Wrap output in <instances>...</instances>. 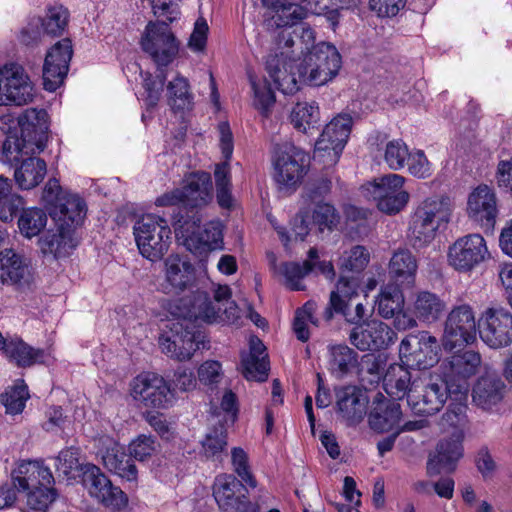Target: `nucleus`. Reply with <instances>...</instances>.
Wrapping results in <instances>:
<instances>
[{
	"label": "nucleus",
	"instance_id": "f257e3e1",
	"mask_svg": "<svg viewBox=\"0 0 512 512\" xmlns=\"http://www.w3.org/2000/svg\"><path fill=\"white\" fill-rule=\"evenodd\" d=\"M0 128L6 133L1 160L17 161L23 155L44 151L48 141V115L43 109H27L19 117L0 118Z\"/></svg>",
	"mask_w": 512,
	"mask_h": 512
},
{
	"label": "nucleus",
	"instance_id": "f03ea898",
	"mask_svg": "<svg viewBox=\"0 0 512 512\" xmlns=\"http://www.w3.org/2000/svg\"><path fill=\"white\" fill-rule=\"evenodd\" d=\"M10 480L32 510L45 511L56 498L53 474L41 461L18 462L11 471Z\"/></svg>",
	"mask_w": 512,
	"mask_h": 512
},
{
	"label": "nucleus",
	"instance_id": "7ed1b4c3",
	"mask_svg": "<svg viewBox=\"0 0 512 512\" xmlns=\"http://www.w3.org/2000/svg\"><path fill=\"white\" fill-rule=\"evenodd\" d=\"M452 206L447 198L429 197L412 211L408 225V239L415 249L427 247L438 231L450 221Z\"/></svg>",
	"mask_w": 512,
	"mask_h": 512
},
{
	"label": "nucleus",
	"instance_id": "20e7f679",
	"mask_svg": "<svg viewBox=\"0 0 512 512\" xmlns=\"http://www.w3.org/2000/svg\"><path fill=\"white\" fill-rule=\"evenodd\" d=\"M230 297L231 289L228 285L217 286L214 300H211L207 293L198 291L192 297L181 299L183 307H179L175 314L206 323H234L239 317L238 308L230 301Z\"/></svg>",
	"mask_w": 512,
	"mask_h": 512
},
{
	"label": "nucleus",
	"instance_id": "39448f33",
	"mask_svg": "<svg viewBox=\"0 0 512 512\" xmlns=\"http://www.w3.org/2000/svg\"><path fill=\"white\" fill-rule=\"evenodd\" d=\"M341 64L337 48L328 42H319L300 61L299 78L304 84L323 86L338 75Z\"/></svg>",
	"mask_w": 512,
	"mask_h": 512
},
{
	"label": "nucleus",
	"instance_id": "423d86ee",
	"mask_svg": "<svg viewBox=\"0 0 512 512\" xmlns=\"http://www.w3.org/2000/svg\"><path fill=\"white\" fill-rule=\"evenodd\" d=\"M454 388L443 375L423 374L416 379L409 394V406L416 414L433 415L443 408L448 398L453 399Z\"/></svg>",
	"mask_w": 512,
	"mask_h": 512
},
{
	"label": "nucleus",
	"instance_id": "0eeeda50",
	"mask_svg": "<svg viewBox=\"0 0 512 512\" xmlns=\"http://www.w3.org/2000/svg\"><path fill=\"white\" fill-rule=\"evenodd\" d=\"M179 307H183L180 300L170 311L173 316L179 319L172 323L168 333L160 337L159 345L161 351L168 357L177 361H187L190 360L193 354L200 348L203 336L200 331L191 327L190 321L195 320L194 318L175 314Z\"/></svg>",
	"mask_w": 512,
	"mask_h": 512
},
{
	"label": "nucleus",
	"instance_id": "6e6552de",
	"mask_svg": "<svg viewBox=\"0 0 512 512\" xmlns=\"http://www.w3.org/2000/svg\"><path fill=\"white\" fill-rule=\"evenodd\" d=\"M133 233L140 254L152 262L160 260L169 249L171 229L167 220L161 216H142L135 223Z\"/></svg>",
	"mask_w": 512,
	"mask_h": 512
},
{
	"label": "nucleus",
	"instance_id": "1a4fd4ad",
	"mask_svg": "<svg viewBox=\"0 0 512 512\" xmlns=\"http://www.w3.org/2000/svg\"><path fill=\"white\" fill-rule=\"evenodd\" d=\"M405 183L404 176L389 173L366 183L362 189L366 196L373 199L379 211L387 215H396L403 211L410 201Z\"/></svg>",
	"mask_w": 512,
	"mask_h": 512
},
{
	"label": "nucleus",
	"instance_id": "9d476101",
	"mask_svg": "<svg viewBox=\"0 0 512 512\" xmlns=\"http://www.w3.org/2000/svg\"><path fill=\"white\" fill-rule=\"evenodd\" d=\"M35 96V84L22 64L8 61L0 65V106H24Z\"/></svg>",
	"mask_w": 512,
	"mask_h": 512
},
{
	"label": "nucleus",
	"instance_id": "9b49d317",
	"mask_svg": "<svg viewBox=\"0 0 512 512\" xmlns=\"http://www.w3.org/2000/svg\"><path fill=\"white\" fill-rule=\"evenodd\" d=\"M352 124L349 114H338L327 123L315 143L314 160L325 167L334 166L347 144Z\"/></svg>",
	"mask_w": 512,
	"mask_h": 512
},
{
	"label": "nucleus",
	"instance_id": "f8f14e48",
	"mask_svg": "<svg viewBox=\"0 0 512 512\" xmlns=\"http://www.w3.org/2000/svg\"><path fill=\"white\" fill-rule=\"evenodd\" d=\"M212 199L211 177L206 172L187 175L180 187L159 196L155 204L159 207L182 205L189 208L206 206Z\"/></svg>",
	"mask_w": 512,
	"mask_h": 512
},
{
	"label": "nucleus",
	"instance_id": "ddd939ff",
	"mask_svg": "<svg viewBox=\"0 0 512 512\" xmlns=\"http://www.w3.org/2000/svg\"><path fill=\"white\" fill-rule=\"evenodd\" d=\"M129 394L139 406L152 409H167L175 401V389L161 375L145 372L130 382Z\"/></svg>",
	"mask_w": 512,
	"mask_h": 512
},
{
	"label": "nucleus",
	"instance_id": "4468645a",
	"mask_svg": "<svg viewBox=\"0 0 512 512\" xmlns=\"http://www.w3.org/2000/svg\"><path fill=\"white\" fill-rule=\"evenodd\" d=\"M140 45L157 66H167L179 53L180 41L164 21H150L141 36Z\"/></svg>",
	"mask_w": 512,
	"mask_h": 512
},
{
	"label": "nucleus",
	"instance_id": "2eb2a0df",
	"mask_svg": "<svg viewBox=\"0 0 512 512\" xmlns=\"http://www.w3.org/2000/svg\"><path fill=\"white\" fill-rule=\"evenodd\" d=\"M490 259L484 237L478 233L458 238L448 248L447 261L459 273L468 274Z\"/></svg>",
	"mask_w": 512,
	"mask_h": 512
},
{
	"label": "nucleus",
	"instance_id": "dca6fc26",
	"mask_svg": "<svg viewBox=\"0 0 512 512\" xmlns=\"http://www.w3.org/2000/svg\"><path fill=\"white\" fill-rule=\"evenodd\" d=\"M440 347L435 336L419 331L403 338L399 345L400 361L409 368L429 369L439 361Z\"/></svg>",
	"mask_w": 512,
	"mask_h": 512
},
{
	"label": "nucleus",
	"instance_id": "f3484780",
	"mask_svg": "<svg viewBox=\"0 0 512 512\" xmlns=\"http://www.w3.org/2000/svg\"><path fill=\"white\" fill-rule=\"evenodd\" d=\"M476 339V320L473 308L468 304L454 306L444 322L442 345L453 350L471 344Z\"/></svg>",
	"mask_w": 512,
	"mask_h": 512
},
{
	"label": "nucleus",
	"instance_id": "a211bd4d",
	"mask_svg": "<svg viewBox=\"0 0 512 512\" xmlns=\"http://www.w3.org/2000/svg\"><path fill=\"white\" fill-rule=\"evenodd\" d=\"M480 366V354L472 350H466L446 357L440 368L450 387H455L453 391L460 399H463L468 396L469 379L478 372Z\"/></svg>",
	"mask_w": 512,
	"mask_h": 512
},
{
	"label": "nucleus",
	"instance_id": "6ab92c4d",
	"mask_svg": "<svg viewBox=\"0 0 512 512\" xmlns=\"http://www.w3.org/2000/svg\"><path fill=\"white\" fill-rule=\"evenodd\" d=\"M306 154L292 144L277 148L273 166L274 179L280 189H295L306 174Z\"/></svg>",
	"mask_w": 512,
	"mask_h": 512
},
{
	"label": "nucleus",
	"instance_id": "aec40b11",
	"mask_svg": "<svg viewBox=\"0 0 512 512\" xmlns=\"http://www.w3.org/2000/svg\"><path fill=\"white\" fill-rule=\"evenodd\" d=\"M360 287V277L341 276L336 284L335 290L330 294L329 307L325 311V318L330 320L333 317V311L342 314L346 321L352 324L360 322L365 314V307L357 303L354 309L350 308L351 301L357 297Z\"/></svg>",
	"mask_w": 512,
	"mask_h": 512
},
{
	"label": "nucleus",
	"instance_id": "412c9836",
	"mask_svg": "<svg viewBox=\"0 0 512 512\" xmlns=\"http://www.w3.org/2000/svg\"><path fill=\"white\" fill-rule=\"evenodd\" d=\"M481 340L492 349L512 344V313L504 308H488L479 319Z\"/></svg>",
	"mask_w": 512,
	"mask_h": 512
},
{
	"label": "nucleus",
	"instance_id": "4be33fe9",
	"mask_svg": "<svg viewBox=\"0 0 512 512\" xmlns=\"http://www.w3.org/2000/svg\"><path fill=\"white\" fill-rule=\"evenodd\" d=\"M81 480L89 494L104 506L120 510L127 505L125 493L119 487L113 486L98 466L88 464Z\"/></svg>",
	"mask_w": 512,
	"mask_h": 512
},
{
	"label": "nucleus",
	"instance_id": "5701e85b",
	"mask_svg": "<svg viewBox=\"0 0 512 512\" xmlns=\"http://www.w3.org/2000/svg\"><path fill=\"white\" fill-rule=\"evenodd\" d=\"M72 55V43L67 38L58 41L47 51L42 72L45 90L54 92L63 84Z\"/></svg>",
	"mask_w": 512,
	"mask_h": 512
},
{
	"label": "nucleus",
	"instance_id": "b1692460",
	"mask_svg": "<svg viewBox=\"0 0 512 512\" xmlns=\"http://www.w3.org/2000/svg\"><path fill=\"white\" fill-rule=\"evenodd\" d=\"M180 234L186 248L194 254L223 249L222 224L219 221L207 223L202 230L196 221L185 222L180 227Z\"/></svg>",
	"mask_w": 512,
	"mask_h": 512
},
{
	"label": "nucleus",
	"instance_id": "393cba45",
	"mask_svg": "<svg viewBox=\"0 0 512 512\" xmlns=\"http://www.w3.org/2000/svg\"><path fill=\"white\" fill-rule=\"evenodd\" d=\"M395 338L396 334L389 325L375 319L353 328L349 336L351 343L361 351L386 349Z\"/></svg>",
	"mask_w": 512,
	"mask_h": 512
},
{
	"label": "nucleus",
	"instance_id": "a878e982",
	"mask_svg": "<svg viewBox=\"0 0 512 512\" xmlns=\"http://www.w3.org/2000/svg\"><path fill=\"white\" fill-rule=\"evenodd\" d=\"M97 454L103 465L127 481H136L138 471L132 459L128 458L123 446L108 436L97 439Z\"/></svg>",
	"mask_w": 512,
	"mask_h": 512
},
{
	"label": "nucleus",
	"instance_id": "bb28decb",
	"mask_svg": "<svg viewBox=\"0 0 512 512\" xmlns=\"http://www.w3.org/2000/svg\"><path fill=\"white\" fill-rule=\"evenodd\" d=\"M164 282L166 293L179 294L190 289L196 281V270L190 260L179 254H170L163 262Z\"/></svg>",
	"mask_w": 512,
	"mask_h": 512
},
{
	"label": "nucleus",
	"instance_id": "cd10ccee",
	"mask_svg": "<svg viewBox=\"0 0 512 512\" xmlns=\"http://www.w3.org/2000/svg\"><path fill=\"white\" fill-rule=\"evenodd\" d=\"M463 438L464 433L461 430H456L449 437L438 442L427 462L429 476L438 475L442 471L451 472L455 469L456 463L463 456Z\"/></svg>",
	"mask_w": 512,
	"mask_h": 512
},
{
	"label": "nucleus",
	"instance_id": "c85d7f7f",
	"mask_svg": "<svg viewBox=\"0 0 512 512\" xmlns=\"http://www.w3.org/2000/svg\"><path fill=\"white\" fill-rule=\"evenodd\" d=\"M33 281L32 270L22 255L8 248L0 251V282L3 285L24 289Z\"/></svg>",
	"mask_w": 512,
	"mask_h": 512
},
{
	"label": "nucleus",
	"instance_id": "c756f323",
	"mask_svg": "<svg viewBox=\"0 0 512 512\" xmlns=\"http://www.w3.org/2000/svg\"><path fill=\"white\" fill-rule=\"evenodd\" d=\"M244 485L233 475L221 474L215 478L213 496L224 512H245L247 497Z\"/></svg>",
	"mask_w": 512,
	"mask_h": 512
},
{
	"label": "nucleus",
	"instance_id": "7c9ffc66",
	"mask_svg": "<svg viewBox=\"0 0 512 512\" xmlns=\"http://www.w3.org/2000/svg\"><path fill=\"white\" fill-rule=\"evenodd\" d=\"M87 206L83 198L72 191H66L61 202L50 209L55 226L75 231L85 219Z\"/></svg>",
	"mask_w": 512,
	"mask_h": 512
},
{
	"label": "nucleus",
	"instance_id": "2f4dec72",
	"mask_svg": "<svg viewBox=\"0 0 512 512\" xmlns=\"http://www.w3.org/2000/svg\"><path fill=\"white\" fill-rule=\"evenodd\" d=\"M495 192L487 185H479L468 196L467 214L473 221L491 226L497 216Z\"/></svg>",
	"mask_w": 512,
	"mask_h": 512
},
{
	"label": "nucleus",
	"instance_id": "473e14b6",
	"mask_svg": "<svg viewBox=\"0 0 512 512\" xmlns=\"http://www.w3.org/2000/svg\"><path fill=\"white\" fill-rule=\"evenodd\" d=\"M336 396L338 411L348 425H355L364 418L368 398L362 389L345 386L336 391Z\"/></svg>",
	"mask_w": 512,
	"mask_h": 512
},
{
	"label": "nucleus",
	"instance_id": "72a5a7b5",
	"mask_svg": "<svg viewBox=\"0 0 512 512\" xmlns=\"http://www.w3.org/2000/svg\"><path fill=\"white\" fill-rule=\"evenodd\" d=\"M505 384L495 373L481 376L472 391L473 402L483 410L493 411L504 397Z\"/></svg>",
	"mask_w": 512,
	"mask_h": 512
},
{
	"label": "nucleus",
	"instance_id": "f704fd0d",
	"mask_svg": "<svg viewBox=\"0 0 512 512\" xmlns=\"http://www.w3.org/2000/svg\"><path fill=\"white\" fill-rule=\"evenodd\" d=\"M14 165V179L22 190H30L37 187L47 173L46 162L35 155H23L17 161L6 162Z\"/></svg>",
	"mask_w": 512,
	"mask_h": 512
},
{
	"label": "nucleus",
	"instance_id": "c9c22d12",
	"mask_svg": "<svg viewBox=\"0 0 512 512\" xmlns=\"http://www.w3.org/2000/svg\"><path fill=\"white\" fill-rule=\"evenodd\" d=\"M410 310L420 323H436L446 310L445 301L436 293L422 290L414 294Z\"/></svg>",
	"mask_w": 512,
	"mask_h": 512
},
{
	"label": "nucleus",
	"instance_id": "e433bc0d",
	"mask_svg": "<svg viewBox=\"0 0 512 512\" xmlns=\"http://www.w3.org/2000/svg\"><path fill=\"white\" fill-rule=\"evenodd\" d=\"M242 373L247 380L265 381L268 377L269 363L265 346L255 336L249 340V352L242 354Z\"/></svg>",
	"mask_w": 512,
	"mask_h": 512
},
{
	"label": "nucleus",
	"instance_id": "4c0bfd02",
	"mask_svg": "<svg viewBox=\"0 0 512 512\" xmlns=\"http://www.w3.org/2000/svg\"><path fill=\"white\" fill-rule=\"evenodd\" d=\"M408 368L402 362L391 364L383 377V386L389 396L395 399L406 397L409 403V394L419 376L413 377Z\"/></svg>",
	"mask_w": 512,
	"mask_h": 512
},
{
	"label": "nucleus",
	"instance_id": "58836bf2",
	"mask_svg": "<svg viewBox=\"0 0 512 512\" xmlns=\"http://www.w3.org/2000/svg\"><path fill=\"white\" fill-rule=\"evenodd\" d=\"M38 243L42 253L62 258L70 255L77 245V240L75 231L56 226L55 230H49L41 236Z\"/></svg>",
	"mask_w": 512,
	"mask_h": 512
},
{
	"label": "nucleus",
	"instance_id": "ea45409f",
	"mask_svg": "<svg viewBox=\"0 0 512 512\" xmlns=\"http://www.w3.org/2000/svg\"><path fill=\"white\" fill-rule=\"evenodd\" d=\"M418 270L415 255L407 248H399L392 254L388 263L390 277L401 285L413 286Z\"/></svg>",
	"mask_w": 512,
	"mask_h": 512
},
{
	"label": "nucleus",
	"instance_id": "a19ab883",
	"mask_svg": "<svg viewBox=\"0 0 512 512\" xmlns=\"http://www.w3.org/2000/svg\"><path fill=\"white\" fill-rule=\"evenodd\" d=\"M263 7L271 12V17L279 27L293 26L305 19L308 8L292 0H261Z\"/></svg>",
	"mask_w": 512,
	"mask_h": 512
},
{
	"label": "nucleus",
	"instance_id": "79ce46f5",
	"mask_svg": "<svg viewBox=\"0 0 512 512\" xmlns=\"http://www.w3.org/2000/svg\"><path fill=\"white\" fill-rule=\"evenodd\" d=\"M400 405L387 400L375 405L369 415V424L372 429L386 432L397 429L401 420Z\"/></svg>",
	"mask_w": 512,
	"mask_h": 512
},
{
	"label": "nucleus",
	"instance_id": "37998d69",
	"mask_svg": "<svg viewBox=\"0 0 512 512\" xmlns=\"http://www.w3.org/2000/svg\"><path fill=\"white\" fill-rule=\"evenodd\" d=\"M289 119L293 127L302 133H308L319 125L321 115L316 101H299L291 108Z\"/></svg>",
	"mask_w": 512,
	"mask_h": 512
},
{
	"label": "nucleus",
	"instance_id": "c03bdc74",
	"mask_svg": "<svg viewBox=\"0 0 512 512\" xmlns=\"http://www.w3.org/2000/svg\"><path fill=\"white\" fill-rule=\"evenodd\" d=\"M252 106L265 118L269 117L276 102L270 82L265 77L249 74Z\"/></svg>",
	"mask_w": 512,
	"mask_h": 512
},
{
	"label": "nucleus",
	"instance_id": "a18cd8bd",
	"mask_svg": "<svg viewBox=\"0 0 512 512\" xmlns=\"http://www.w3.org/2000/svg\"><path fill=\"white\" fill-rule=\"evenodd\" d=\"M328 353L329 370L336 377L341 378L357 367V353L345 344L329 345Z\"/></svg>",
	"mask_w": 512,
	"mask_h": 512
},
{
	"label": "nucleus",
	"instance_id": "49530a36",
	"mask_svg": "<svg viewBox=\"0 0 512 512\" xmlns=\"http://www.w3.org/2000/svg\"><path fill=\"white\" fill-rule=\"evenodd\" d=\"M4 352L19 366H30L35 363H48L49 354L43 350H36L22 340H12L2 346Z\"/></svg>",
	"mask_w": 512,
	"mask_h": 512
},
{
	"label": "nucleus",
	"instance_id": "de8ad7c7",
	"mask_svg": "<svg viewBox=\"0 0 512 512\" xmlns=\"http://www.w3.org/2000/svg\"><path fill=\"white\" fill-rule=\"evenodd\" d=\"M88 464L80 461L79 448L68 447L61 450L56 457L55 469L68 480L82 479Z\"/></svg>",
	"mask_w": 512,
	"mask_h": 512
},
{
	"label": "nucleus",
	"instance_id": "09e8293b",
	"mask_svg": "<svg viewBox=\"0 0 512 512\" xmlns=\"http://www.w3.org/2000/svg\"><path fill=\"white\" fill-rule=\"evenodd\" d=\"M168 105L175 112H184L192 108L193 95L190 91V85L182 75L177 74L167 85Z\"/></svg>",
	"mask_w": 512,
	"mask_h": 512
},
{
	"label": "nucleus",
	"instance_id": "8fccbe9b",
	"mask_svg": "<svg viewBox=\"0 0 512 512\" xmlns=\"http://www.w3.org/2000/svg\"><path fill=\"white\" fill-rule=\"evenodd\" d=\"M301 60H293L285 62L282 67L276 68L271 77L277 84L278 89L284 94H294L299 88L300 84L304 83L299 78V64Z\"/></svg>",
	"mask_w": 512,
	"mask_h": 512
},
{
	"label": "nucleus",
	"instance_id": "3c124183",
	"mask_svg": "<svg viewBox=\"0 0 512 512\" xmlns=\"http://www.w3.org/2000/svg\"><path fill=\"white\" fill-rule=\"evenodd\" d=\"M24 205L23 198L13 192L11 180L0 175V219L8 222Z\"/></svg>",
	"mask_w": 512,
	"mask_h": 512
},
{
	"label": "nucleus",
	"instance_id": "603ef678",
	"mask_svg": "<svg viewBox=\"0 0 512 512\" xmlns=\"http://www.w3.org/2000/svg\"><path fill=\"white\" fill-rule=\"evenodd\" d=\"M403 305L404 295L397 284H388L381 289L377 298V309L382 317H394Z\"/></svg>",
	"mask_w": 512,
	"mask_h": 512
},
{
	"label": "nucleus",
	"instance_id": "864d4df0",
	"mask_svg": "<svg viewBox=\"0 0 512 512\" xmlns=\"http://www.w3.org/2000/svg\"><path fill=\"white\" fill-rule=\"evenodd\" d=\"M317 257V250L311 248L308 252V259L304 262L303 267L298 263H284L281 266V273L285 279V285L291 290H301L303 286L301 284L302 279L309 272L312 271V259Z\"/></svg>",
	"mask_w": 512,
	"mask_h": 512
},
{
	"label": "nucleus",
	"instance_id": "5fc2aeb1",
	"mask_svg": "<svg viewBox=\"0 0 512 512\" xmlns=\"http://www.w3.org/2000/svg\"><path fill=\"white\" fill-rule=\"evenodd\" d=\"M269 221L277 231L283 244L288 246L293 240L303 241L308 235L309 225L311 224L310 211L301 212L293 219L292 228L289 233L283 227L278 226L272 217H269Z\"/></svg>",
	"mask_w": 512,
	"mask_h": 512
},
{
	"label": "nucleus",
	"instance_id": "6e6d98bb",
	"mask_svg": "<svg viewBox=\"0 0 512 512\" xmlns=\"http://www.w3.org/2000/svg\"><path fill=\"white\" fill-rule=\"evenodd\" d=\"M47 215L40 208L24 210L18 219L20 233L28 239L37 236L47 224Z\"/></svg>",
	"mask_w": 512,
	"mask_h": 512
},
{
	"label": "nucleus",
	"instance_id": "4d7b16f0",
	"mask_svg": "<svg viewBox=\"0 0 512 512\" xmlns=\"http://www.w3.org/2000/svg\"><path fill=\"white\" fill-rule=\"evenodd\" d=\"M409 152L410 150L404 141L394 139L384 145L382 149L383 160L392 171H400L406 166Z\"/></svg>",
	"mask_w": 512,
	"mask_h": 512
},
{
	"label": "nucleus",
	"instance_id": "13d9d810",
	"mask_svg": "<svg viewBox=\"0 0 512 512\" xmlns=\"http://www.w3.org/2000/svg\"><path fill=\"white\" fill-rule=\"evenodd\" d=\"M69 19V12L62 6L50 7L45 16L41 18V26L44 34L51 36L61 35L67 25Z\"/></svg>",
	"mask_w": 512,
	"mask_h": 512
},
{
	"label": "nucleus",
	"instance_id": "bf43d9fd",
	"mask_svg": "<svg viewBox=\"0 0 512 512\" xmlns=\"http://www.w3.org/2000/svg\"><path fill=\"white\" fill-rule=\"evenodd\" d=\"M451 400L449 408L442 416V426L451 427L454 429L453 431L461 430L463 432V427L467 422V396L460 399L455 395Z\"/></svg>",
	"mask_w": 512,
	"mask_h": 512
},
{
	"label": "nucleus",
	"instance_id": "052dcab7",
	"mask_svg": "<svg viewBox=\"0 0 512 512\" xmlns=\"http://www.w3.org/2000/svg\"><path fill=\"white\" fill-rule=\"evenodd\" d=\"M370 254L364 246H354L340 258L339 267L343 271L360 273L368 265Z\"/></svg>",
	"mask_w": 512,
	"mask_h": 512
},
{
	"label": "nucleus",
	"instance_id": "680f3d73",
	"mask_svg": "<svg viewBox=\"0 0 512 512\" xmlns=\"http://www.w3.org/2000/svg\"><path fill=\"white\" fill-rule=\"evenodd\" d=\"M226 433L221 427L208 433L202 441V453L207 459L219 461L225 455Z\"/></svg>",
	"mask_w": 512,
	"mask_h": 512
},
{
	"label": "nucleus",
	"instance_id": "e2e57ef3",
	"mask_svg": "<svg viewBox=\"0 0 512 512\" xmlns=\"http://www.w3.org/2000/svg\"><path fill=\"white\" fill-rule=\"evenodd\" d=\"M315 310L316 303L309 301L296 311L293 330L298 340L302 342H306L310 337L309 325L317 324V320L314 318Z\"/></svg>",
	"mask_w": 512,
	"mask_h": 512
},
{
	"label": "nucleus",
	"instance_id": "0e129e2a",
	"mask_svg": "<svg viewBox=\"0 0 512 512\" xmlns=\"http://www.w3.org/2000/svg\"><path fill=\"white\" fill-rule=\"evenodd\" d=\"M28 398L29 393L26 384L19 381L2 395V403L8 414L16 415L23 411Z\"/></svg>",
	"mask_w": 512,
	"mask_h": 512
},
{
	"label": "nucleus",
	"instance_id": "69168bd1",
	"mask_svg": "<svg viewBox=\"0 0 512 512\" xmlns=\"http://www.w3.org/2000/svg\"><path fill=\"white\" fill-rule=\"evenodd\" d=\"M339 219L335 208L328 203H318L310 215L311 223L317 225L320 231L332 230L339 223Z\"/></svg>",
	"mask_w": 512,
	"mask_h": 512
},
{
	"label": "nucleus",
	"instance_id": "338daca9",
	"mask_svg": "<svg viewBox=\"0 0 512 512\" xmlns=\"http://www.w3.org/2000/svg\"><path fill=\"white\" fill-rule=\"evenodd\" d=\"M159 443L148 435H139L129 444L130 455L138 461H146L159 451Z\"/></svg>",
	"mask_w": 512,
	"mask_h": 512
},
{
	"label": "nucleus",
	"instance_id": "774afa93",
	"mask_svg": "<svg viewBox=\"0 0 512 512\" xmlns=\"http://www.w3.org/2000/svg\"><path fill=\"white\" fill-rule=\"evenodd\" d=\"M405 167L412 176L418 179H426L432 175V164L424 151L420 149L410 150Z\"/></svg>",
	"mask_w": 512,
	"mask_h": 512
}]
</instances>
